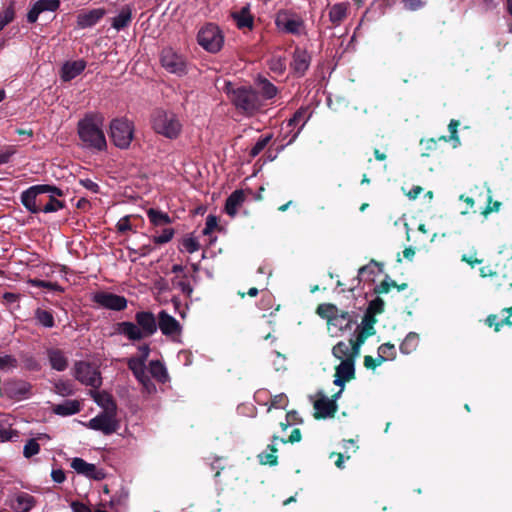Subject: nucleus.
<instances>
[{
  "label": "nucleus",
  "instance_id": "obj_1",
  "mask_svg": "<svg viewBox=\"0 0 512 512\" xmlns=\"http://www.w3.org/2000/svg\"><path fill=\"white\" fill-rule=\"evenodd\" d=\"M135 322L123 321L115 325V332L130 341H140L157 332V318L151 311H138Z\"/></svg>",
  "mask_w": 512,
  "mask_h": 512
},
{
  "label": "nucleus",
  "instance_id": "obj_2",
  "mask_svg": "<svg viewBox=\"0 0 512 512\" xmlns=\"http://www.w3.org/2000/svg\"><path fill=\"white\" fill-rule=\"evenodd\" d=\"M103 116L98 113H89L79 120L77 131L83 146L88 149L103 151L107 147L106 138L102 129Z\"/></svg>",
  "mask_w": 512,
  "mask_h": 512
},
{
  "label": "nucleus",
  "instance_id": "obj_3",
  "mask_svg": "<svg viewBox=\"0 0 512 512\" xmlns=\"http://www.w3.org/2000/svg\"><path fill=\"white\" fill-rule=\"evenodd\" d=\"M225 90L232 104L245 115L252 116L264 107L262 97L252 86H235L229 82Z\"/></svg>",
  "mask_w": 512,
  "mask_h": 512
},
{
  "label": "nucleus",
  "instance_id": "obj_4",
  "mask_svg": "<svg viewBox=\"0 0 512 512\" xmlns=\"http://www.w3.org/2000/svg\"><path fill=\"white\" fill-rule=\"evenodd\" d=\"M153 128L166 138L176 139L182 131V124L174 113L159 110L153 116Z\"/></svg>",
  "mask_w": 512,
  "mask_h": 512
},
{
  "label": "nucleus",
  "instance_id": "obj_5",
  "mask_svg": "<svg viewBox=\"0 0 512 512\" xmlns=\"http://www.w3.org/2000/svg\"><path fill=\"white\" fill-rule=\"evenodd\" d=\"M198 44L209 53H218L224 45V35L218 25L207 23L197 34Z\"/></svg>",
  "mask_w": 512,
  "mask_h": 512
},
{
  "label": "nucleus",
  "instance_id": "obj_6",
  "mask_svg": "<svg viewBox=\"0 0 512 512\" xmlns=\"http://www.w3.org/2000/svg\"><path fill=\"white\" fill-rule=\"evenodd\" d=\"M275 25L279 31L295 36L301 35L305 30L302 16L290 9H281L276 13Z\"/></svg>",
  "mask_w": 512,
  "mask_h": 512
},
{
  "label": "nucleus",
  "instance_id": "obj_7",
  "mask_svg": "<svg viewBox=\"0 0 512 512\" xmlns=\"http://www.w3.org/2000/svg\"><path fill=\"white\" fill-rule=\"evenodd\" d=\"M44 194L53 195V198L64 196L63 190L54 185H33L21 193V203L29 212H36L35 200L41 201Z\"/></svg>",
  "mask_w": 512,
  "mask_h": 512
},
{
  "label": "nucleus",
  "instance_id": "obj_8",
  "mask_svg": "<svg viewBox=\"0 0 512 512\" xmlns=\"http://www.w3.org/2000/svg\"><path fill=\"white\" fill-rule=\"evenodd\" d=\"M134 135L132 122L125 118L113 119L110 123V138L113 144L120 149H127Z\"/></svg>",
  "mask_w": 512,
  "mask_h": 512
},
{
  "label": "nucleus",
  "instance_id": "obj_9",
  "mask_svg": "<svg viewBox=\"0 0 512 512\" xmlns=\"http://www.w3.org/2000/svg\"><path fill=\"white\" fill-rule=\"evenodd\" d=\"M74 377L81 384L98 389L102 385L100 371L91 363L86 361H77L74 365Z\"/></svg>",
  "mask_w": 512,
  "mask_h": 512
},
{
  "label": "nucleus",
  "instance_id": "obj_10",
  "mask_svg": "<svg viewBox=\"0 0 512 512\" xmlns=\"http://www.w3.org/2000/svg\"><path fill=\"white\" fill-rule=\"evenodd\" d=\"M160 62L162 67L170 73L177 74L179 76L187 73L185 57L170 47L164 48L161 51Z\"/></svg>",
  "mask_w": 512,
  "mask_h": 512
},
{
  "label": "nucleus",
  "instance_id": "obj_11",
  "mask_svg": "<svg viewBox=\"0 0 512 512\" xmlns=\"http://www.w3.org/2000/svg\"><path fill=\"white\" fill-rule=\"evenodd\" d=\"M88 427L104 435H111L118 431L120 423L116 419V412L103 411L89 420Z\"/></svg>",
  "mask_w": 512,
  "mask_h": 512
},
{
  "label": "nucleus",
  "instance_id": "obj_12",
  "mask_svg": "<svg viewBox=\"0 0 512 512\" xmlns=\"http://www.w3.org/2000/svg\"><path fill=\"white\" fill-rule=\"evenodd\" d=\"M32 385L22 379H9L3 383V395L11 400L21 401L31 395Z\"/></svg>",
  "mask_w": 512,
  "mask_h": 512
},
{
  "label": "nucleus",
  "instance_id": "obj_13",
  "mask_svg": "<svg viewBox=\"0 0 512 512\" xmlns=\"http://www.w3.org/2000/svg\"><path fill=\"white\" fill-rule=\"evenodd\" d=\"M92 300L99 306L113 311H123L127 308V299L124 296L107 291L96 292Z\"/></svg>",
  "mask_w": 512,
  "mask_h": 512
},
{
  "label": "nucleus",
  "instance_id": "obj_14",
  "mask_svg": "<svg viewBox=\"0 0 512 512\" xmlns=\"http://www.w3.org/2000/svg\"><path fill=\"white\" fill-rule=\"evenodd\" d=\"M355 360L346 358L335 367L334 385L344 388L345 383L355 379Z\"/></svg>",
  "mask_w": 512,
  "mask_h": 512
},
{
  "label": "nucleus",
  "instance_id": "obj_15",
  "mask_svg": "<svg viewBox=\"0 0 512 512\" xmlns=\"http://www.w3.org/2000/svg\"><path fill=\"white\" fill-rule=\"evenodd\" d=\"M311 64V55L310 53L301 47H296L294 49L292 55V61L290 63V68L293 74L296 77H302L305 75L306 71L310 67Z\"/></svg>",
  "mask_w": 512,
  "mask_h": 512
},
{
  "label": "nucleus",
  "instance_id": "obj_16",
  "mask_svg": "<svg viewBox=\"0 0 512 512\" xmlns=\"http://www.w3.org/2000/svg\"><path fill=\"white\" fill-rule=\"evenodd\" d=\"M167 337H174L181 334L182 327L176 318L171 316L165 310H161L157 317V329Z\"/></svg>",
  "mask_w": 512,
  "mask_h": 512
},
{
  "label": "nucleus",
  "instance_id": "obj_17",
  "mask_svg": "<svg viewBox=\"0 0 512 512\" xmlns=\"http://www.w3.org/2000/svg\"><path fill=\"white\" fill-rule=\"evenodd\" d=\"M71 467L83 476H86L93 480H103L106 477V473L103 469H99L96 465L86 462L82 458L75 457L71 461Z\"/></svg>",
  "mask_w": 512,
  "mask_h": 512
},
{
  "label": "nucleus",
  "instance_id": "obj_18",
  "mask_svg": "<svg viewBox=\"0 0 512 512\" xmlns=\"http://www.w3.org/2000/svg\"><path fill=\"white\" fill-rule=\"evenodd\" d=\"M314 418L326 419L333 418L338 410V405L335 400H329L328 397L321 394V396L314 402Z\"/></svg>",
  "mask_w": 512,
  "mask_h": 512
},
{
  "label": "nucleus",
  "instance_id": "obj_19",
  "mask_svg": "<svg viewBox=\"0 0 512 512\" xmlns=\"http://www.w3.org/2000/svg\"><path fill=\"white\" fill-rule=\"evenodd\" d=\"M60 7V0H38L27 13V21L35 23L42 12H55Z\"/></svg>",
  "mask_w": 512,
  "mask_h": 512
},
{
  "label": "nucleus",
  "instance_id": "obj_20",
  "mask_svg": "<svg viewBox=\"0 0 512 512\" xmlns=\"http://www.w3.org/2000/svg\"><path fill=\"white\" fill-rule=\"evenodd\" d=\"M86 61L78 59L74 61H66L60 70V78L63 82H69L79 76L86 68Z\"/></svg>",
  "mask_w": 512,
  "mask_h": 512
},
{
  "label": "nucleus",
  "instance_id": "obj_21",
  "mask_svg": "<svg viewBox=\"0 0 512 512\" xmlns=\"http://www.w3.org/2000/svg\"><path fill=\"white\" fill-rule=\"evenodd\" d=\"M231 18L239 30L248 29L251 31L254 28V16L252 15L248 4L237 11H232Z\"/></svg>",
  "mask_w": 512,
  "mask_h": 512
},
{
  "label": "nucleus",
  "instance_id": "obj_22",
  "mask_svg": "<svg viewBox=\"0 0 512 512\" xmlns=\"http://www.w3.org/2000/svg\"><path fill=\"white\" fill-rule=\"evenodd\" d=\"M105 13L103 8L82 11L77 15V26L81 29L93 27L104 17Z\"/></svg>",
  "mask_w": 512,
  "mask_h": 512
},
{
  "label": "nucleus",
  "instance_id": "obj_23",
  "mask_svg": "<svg viewBox=\"0 0 512 512\" xmlns=\"http://www.w3.org/2000/svg\"><path fill=\"white\" fill-rule=\"evenodd\" d=\"M36 212L32 214H38L40 212L53 213L57 212L65 207V202L57 198H53V195L44 194L41 196V201L35 200Z\"/></svg>",
  "mask_w": 512,
  "mask_h": 512
},
{
  "label": "nucleus",
  "instance_id": "obj_24",
  "mask_svg": "<svg viewBox=\"0 0 512 512\" xmlns=\"http://www.w3.org/2000/svg\"><path fill=\"white\" fill-rule=\"evenodd\" d=\"M89 395L93 400L104 409V411L116 412L117 405L113 396L107 391H97V389H91Z\"/></svg>",
  "mask_w": 512,
  "mask_h": 512
},
{
  "label": "nucleus",
  "instance_id": "obj_25",
  "mask_svg": "<svg viewBox=\"0 0 512 512\" xmlns=\"http://www.w3.org/2000/svg\"><path fill=\"white\" fill-rule=\"evenodd\" d=\"M383 272V263L371 259L367 265L362 266L358 270L357 280L358 283L361 281L373 282L374 276L377 273Z\"/></svg>",
  "mask_w": 512,
  "mask_h": 512
},
{
  "label": "nucleus",
  "instance_id": "obj_26",
  "mask_svg": "<svg viewBox=\"0 0 512 512\" xmlns=\"http://www.w3.org/2000/svg\"><path fill=\"white\" fill-rule=\"evenodd\" d=\"M310 116H311V113H309V108L308 107H300L293 114L292 118H290L288 120L287 127L294 128L296 126H299L291 140H294L299 135V133L301 132V130L303 129L305 124L310 119Z\"/></svg>",
  "mask_w": 512,
  "mask_h": 512
},
{
  "label": "nucleus",
  "instance_id": "obj_27",
  "mask_svg": "<svg viewBox=\"0 0 512 512\" xmlns=\"http://www.w3.org/2000/svg\"><path fill=\"white\" fill-rule=\"evenodd\" d=\"M47 356L51 367L56 371H64L68 367V359L64 352L58 348L47 350Z\"/></svg>",
  "mask_w": 512,
  "mask_h": 512
},
{
  "label": "nucleus",
  "instance_id": "obj_28",
  "mask_svg": "<svg viewBox=\"0 0 512 512\" xmlns=\"http://www.w3.org/2000/svg\"><path fill=\"white\" fill-rule=\"evenodd\" d=\"M245 201L244 191L241 189L233 191L225 202V212L234 217L237 214L238 208Z\"/></svg>",
  "mask_w": 512,
  "mask_h": 512
},
{
  "label": "nucleus",
  "instance_id": "obj_29",
  "mask_svg": "<svg viewBox=\"0 0 512 512\" xmlns=\"http://www.w3.org/2000/svg\"><path fill=\"white\" fill-rule=\"evenodd\" d=\"M36 505V499L34 496L21 492L19 493L11 507L15 512H30V510Z\"/></svg>",
  "mask_w": 512,
  "mask_h": 512
},
{
  "label": "nucleus",
  "instance_id": "obj_30",
  "mask_svg": "<svg viewBox=\"0 0 512 512\" xmlns=\"http://www.w3.org/2000/svg\"><path fill=\"white\" fill-rule=\"evenodd\" d=\"M349 4L346 2L336 3L329 10V20L333 27L339 26L347 17Z\"/></svg>",
  "mask_w": 512,
  "mask_h": 512
},
{
  "label": "nucleus",
  "instance_id": "obj_31",
  "mask_svg": "<svg viewBox=\"0 0 512 512\" xmlns=\"http://www.w3.org/2000/svg\"><path fill=\"white\" fill-rule=\"evenodd\" d=\"M52 411L60 416L74 415L81 411V403L78 400H66L61 404L54 405Z\"/></svg>",
  "mask_w": 512,
  "mask_h": 512
},
{
  "label": "nucleus",
  "instance_id": "obj_32",
  "mask_svg": "<svg viewBox=\"0 0 512 512\" xmlns=\"http://www.w3.org/2000/svg\"><path fill=\"white\" fill-rule=\"evenodd\" d=\"M132 21V8L125 5L120 10L119 14L112 18L111 26L117 31L123 30L129 26Z\"/></svg>",
  "mask_w": 512,
  "mask_h": 512
},
{
  "label": "nucleus",
  "instance_id": "obj_33",
  "mask_svg": "<svg viewBox=\"0 0 512 512\" xmlns=\"http://www.w3.org/2000/svg\"><path fill=\"white\" fill-rule=\"evenodd\" d=\"M256 90L259 92L260 97H262V101L264 103L266 100L273 99L278 93L277 87L268 79L262 77L258 78L257 80Z\"/></svg>",
  "mask_w": 512,
  "mask_h": 512
},
{
  "label": "nucleus",
  "instance_id": "obj_34",
  "mask_svg": "<svg viewBox=\"0 0 512 512\" xmlns=\"http://www.w3.org/2000/svg\"><path fill=\"white\" fill-rule=\"evenodd\" d=\"M329 324L337 327L340 331H346L352 328L353 319L348 312L338 310L330 318Z\"/></svg>",
  "mask_w": 512,
  "mask_h": 512
},
{
  "label": "nucleus",
  "instance_id": "obj_35",
  "mask_svg": "<svg viewBox=\"0 0 512 512\" xmlns=\"http://www.w3.org/2000/svg\"><path fill=\"white\" fill-rule=\"evenodd\" d=\"M149 372L152 377L160 383H166L169 380L167 369L159 360L150 361Z\"/></svg>",
  "mask_w": 512,
  "mask_h": 512
},
{
  "label": "nucleus",
  "instance_id": "obj_36",
  "mask_svg": "<svg viewBox=\"0 0 512 512\" xmlns=\"http://www.w3.org/2000/svg\"><path fill=\"white\" fill-rule=\"evenodd\" d=\"M147 217L155 227H162L172 223V219L167 213L154 208L147 210Z\"/></svg>",
  "mask_w": 512,
  "mask_h": 512
},
{
  "label": "nucleus",
  "instance_id": "obj_37",
  "mask_svg": "<svg viewBox=\"0 0 512 512\" xmlns=\"http://www.w3.org/2000/svg\"><path fill=\"white\" fill-rule=\"evenodd\" d=\"M34 319L42 327L53 328L55 326V319L51 310L37 308L34 311Z\"/></svg>",
  "mask_w": 512,
  "mask_h": 512
},
{
  "label": "nucleus",
  "instance_id": "obj_38",
  "mask_svg": "<svg viewBox=\"0 0 512 512\" xmlns=\"http://www.w3.org/2000/svg\"><path fill=\"white\" fill-rule=\"evenodd\" d=\"M419 340V335L417 333L409 332L400 344L399 349L401 353L408 355L414 352L419 345Z\"/></svg>",
  "mask_w": 512,
  "mask_h": 512
},
{
  "label": "nucleus",
  "instance_id": "obj_39",
  "mask_svg": "<svg viewBox=\"0 0 512 512\" xmlns=\"http://www.w3.org/2000/svg\"><path fill=\"white\" fill-rule=\"evenodd\" d=\"M19 357H20L23 369H25L27 371H33V372H37L41 369L40 362L35 358V356L33 354H31L29 352L22 351L19 354Z\"/></svg>",
  "mask_w": 512,
  "mask_h": 512
},
{
  "label": "nucleus",
  "instance_id": "obj_40",
  "mask_svg": "<svg viewBox=\"0 0 512 512\" xmlns=\"http://www.w3.org/2000/svg\"><path fill=\"white\" fill-rule=\"evenodd\" d=\"M267 450H269V453L262 452L258 455L260 464L276 466L278 464V457L276 454L278 451L277 447L275 444H269L267 446Z\"/></svg>",
  "mask_w": 512,
  "mask_h": 512
},
{
  "label": "nucleus",
  "instance_id": "obj_41",
  "mask_svg": "<svg viewBox=\"0 0 512 512\" xmlns=\"http://www.w3.org/2000/svg\"><path fill=\"white\" fill-rule=\"evenodd\" d=\"M146 363L137 357H131L127 361V366L136 379L145 378Z\"/></svg>",
  "mask_w": 512,
  "mask_h": 512
},
{
  "label": "nucleus",
  "instance_id": "obj_42",
  "mask_svg": "<svg viewBox=\"0 0 512 512\" xmlns=\"http://www.w3.org/2000/svg\"><path fill=\"white\" fill-rule=\"evenodd\" d=\"M53 391L62 397L72 396L75 394L74 384L70 380L55 381Z\"/></svg>",
  "mask_w": 512,
  "mask_h": 512
},
{
  "label": "nucleus",
  "instance_id": "obj_43",
  "mask_svg": "<svg viewBox=\"0 0 512 512\" xmlns=\"http://www.w3.org/2000/svg\"><path fill=\"white\" fill-rule=\"evenodd\" d=\"M460 126V121L451 119L448 124V130L450 132V135L447 137L445 135L438 138L440 141L448 142L450 140L454 141V147H456L458 144H460V139L458 136V127Z\"/></svg>",
  "mask_w": 512,
  "mask_h": 512
},
{
  "label": "nucleus",
  "instance_id": "obj_44",
  "mask_svg": "<svg viewBox=\"0 0 512 512\" xmlns=\"http://www.w3.org/2000/svg\"><path fill=\"white\" fill-rule=\"evenodd\" d=\"M351 353H352V349H351L349 342L346 343L344 341H339L332 348V355L341 361L343 359L349 358Z\"/></svg>",
  "mask_w": 512,
  "mask_h": 512
},
{
  "label": "nucleus",
  "instance_id": "obj_45",
  "mask_svg": "<svg viewBox=\"0 0 512 512\" xmlns=\"http://www.w3.org/2000/svg\"><path fill=\"white\" fill-rule=\"evenodd\" d=\"M18 366L19 361L15 356L11 354L0 355V372H9L18 368Z\"/></svg>",
  "mask_w": 512,
  "mask_h": 512
},
{
  "label": "nucleus",
  "instance_id": "obj_46",
  "mask_svg": "<svg viewBox=\"0 0 512 512\" xmlns=\"http://www.w3.org/2000/svg\"><path fill=\"white\" fill-rule=\"evenodd\" d=\"M378 357L380 358V362L395 359L396 349L394 344L387 342L380 345L378 348Z\"/></svg>",
  "mask_w": 512,
  "mask_h": 512
},
{
  "label": "nucleus",
  "instance_id": "obj_47",
  "mask_svg": "<svg viewBox=\"0 0 512 512\" xmlns=\"http://www.w3.org/2000/svg\"><path fill=\"white\" fill-rule=\"evenodd\" d=\"M368 337L362 333H360L359 331H357V334L355 336V338H350L349 339V344L351 346V349H352V353L350 355L349 358H352L354 360H356V358L359 356L360 354V349H361V346L364 344V342L366 341Z\"/></svg>",
  "mask_w": 512,
  "mask_h": 512
},
{
  "label": "nucleus",
  "instance_id": "obj_48",
  "mask_svg": "<svg viewBox=\"0 0 512 512\" xmlns=\"http://www.w3.org/2000/svg\"><path fill=\"white\" fill-rule=\"evenodd\" d=\"M15 18L14 2L12 1L1 13H0V31L5 26L10 24Z\"/></svg>",
  "mask_w": 512,
  "mask_h": 512
},
{
  "label": "nucleus",
  "instance_id": "obj_49",
  "mask_svg": "<svg viewBox=\"0 0 512 512\" xmlns=\"http://www.w3.org/2000/svg\"><path fill=\"white\" fill-rule=\"evenodd\" d=\"M377 322L376 318L373 315H368L365 313L362 321V328L358 330L360 333L370 337L375 334L374 325Z\"/></svg>",
  "mask_w": 512,
  "mask_h": 512
},
{
  "label": "nucleus",
  "instance_id": "obj_50",
  "mask_svg": "<svg viewBox=\"0 0 512 512\" xmlns=\"http://www.w3.org/2000/svg\"><path fill=\"white\" fill-rule=\"evenodd\" d=\"M272 139V134H267L264 136H261L258 141L255 143V145L251 148L249 155L251 158H255L258 156L264 148L269 144V142Z\"/></svg>",
  "mask_w": 512,
  "mask_h": 512
},
{
  "label": "nucleus",
  "instance_id": "obj_51",
  "mask_svg": "<svg viewBox=\"0 0 512 512\" xmlns=\"http://www.w3.org/2000/svg\"><path fill=\"white\" fill-rule=\"evenodd\" d=\"M501 206H502V203L498 200L494 201L492 199L491 191L488 190L487 205L485 206L484 209H482L480 211V214L483 215L484 217H487L489 214H491L493 212H498L500 210Z\"/></svg>",
  "mask_w": 512,
  "mask_h": 512
},
{
  "label": "nucleus",
  "instance_id": "obj_52",
  "mask_svg": "<svg viewBox=\"0 0 512 512\" xmlns=\"http://www.w3.org/2000/svg\"><path fill=\"white\" fill-rule=\"evenodd\" d=\"M30 283L33 287H37V288H44V289H48V290L59 292V293H62L64 291L63 287L60 286L57 282L33 279L30 281Z\"/></svg>",
  "mask_w": 512,
  "mask_h": 512
},
{
  "label": "nucleus",
  "instance_id": "obj_53",
  "mask_svg": "<svg viewBox=\"0 0 512 512\" xmlns=\"http://www.w3.org/2000/svg\"><path fill=\"white\" fill-rule=\"evenodd\" d=\"M385 302L382 298L376 297L370 301L366 314L373 315L374 317L384 312Z\"/></svg>",
  "mask_w": 512,
  "mask_h": 512
},
{
  "label": "nucleus",
  "instance_id": "obj_54",
  "mask_svg": "<svg viewBox=\"0 0 512 512\" xmlns=\"http://www.w3.org/2000/svg\"><path fill=\"white\" fill-rule=\"evenodd\" d=\"M316 312L322 318H327L329 323L330 318L335 314V312H338V308L333 304H320L317 307Z\"/></svg>",
  "mask_w": 512,
  "mask_h": 512
},
{
  "label": "nucleus",
  "instance_id": "obj_55",
  "mask_svg": "<svg viewBox=\"0 0 512 512\" xmlns=\"http://www.w3.org/2000/svg\"><path fill=\"white\" fill-rule=\"evenodd\" d=\"M181 247L188 253H194L200 249V244L196 238L189 236L182 239Z\"/></svg>",
  "mask_w": 512,
  "mask_h": 512
},
{
  "label": "nucleus",
  "instance_id": "obj_56",
  "mask_svg": "<svg viewBox=\"0 0 512 512\" xmlns=\"http://www.w3.org/2000/svg\"><path fill=\"white\" fill-rule=\"evenodd\" d=\"M174 233L175 231L173 228H164L162 230V233L160 235L153 236L152 240L155 244L158 245L165 244L171 241V239L174 236Z\"/></svg>",
  "mask_w": 512,
  "mask_h": 512
},
{
  "label": "nucleus",
  "instance_id": "obj_57",
  "mask_svg": "<svg viewBox=\"0 0 512 512\" xmlns=\"http://www.w3.org/2000/svg\"><path fill=\"white\" fill-rule=\"evenodd\" d=\"M40 451V445L35 439H30L24 445L23 455L26 458H31L32 456L38 454Z\"/></svg>",
  "mask_w": 512,
  "mask_h": 512
},
{
  "label": "nucleus",
  "instance_id": "obj_58",
  "mask_svg": "<svg viewBox=\"0 0 512 512\" xmlns=\"http://www.w3.org/2000/svg\"><path fill=\"white\" fill-rule=\"evenodd\" d=\"M216 229H219L218 219L214 215H208L205 222V227L202 230V234L210 236Z\"/></svg>",
  "mask_w": 512,
  "mask_h": 512
},
{
  "label": "nucleus",
  "instance_id": "obj_59",
  "mask_svg": "<svg viewBox=\"0 0 512 512\" xmlns=\"http://www.w3.org/2000/svg\"><path fill=\"white\" fill-rule=\"evenodd\" d=\"M439 140H436L434 138H430L427 140H421L420 144L424 146V151L421 153L422 157H430L431 152L435 151L437 149V144Z\"/></svg>",
  "mask_w": 512,
  "mask_h": 512
},
{
  "label": "nucleus",
  "instance_id": "obj_60",
  "mask_svg": "<svg viewBox=\"0 0 512 512\" xmlns=\"http://www.w3.org/2000/svg\"><path fill=\"white\" fill-rule=\"evenodd\" d=\"M173 283L181 290V292L185 296L191 297V295L193 293V287L187 281V275L186 274H184L180 280L174 281Z\"/></svg>",
  "mask_w": 512,
  "mask_h": 512
},
{
  "label": "nucleus",
  "instance_id": "obj_61",
  "mask_svg": "<svg viewBox=\"0 0 512 512\" xmlns=\"http://www.w3.org/2000/svg\"><path fill=\"white\" fill-rule=\"evenodd\" d=\"M287 403H288L287 396L285 394L281 393V394L275 395L271 398V403H270L269 409H271V408L284 409L286 407Z\"/></svg>",
  "mask_w": 512,
  "mask_h": 512
},
{
  "label": "nucleus",
  "instance_id": "obj_62",
  "mask_svg": "<svg viewBox=\"0 0 512 512\" xmlns=\"http://www.w3.org/2000/svg\"><path fill=\"white\" fill-rule=\"evenodd\" d=\"M388 279H389V275H386L385 279L374 287L373 292L376 295L386 294L390 291Z\"/></svg>",
  "mask_w": 512,
  "mask_h": 512
},
{
  "label": "nucleus",
  "instance_id": "obj_63",
  "mask_svg": "<svg viewBox=\"0 0 512 512\" xmlns=\"http://www.w3.org/2000/svg\"><path fill=\"white\" fill-rule=\"evenodd\" d=\"M116 228L119 233H125L127 231H130L131 230L130 216H125V217L121 218L118 221Z\"/></svg>",
  "mask_w": 512,
  "mask_h": 512
},
{
  "label": "nucleus",
  "instance_id": "obj_64",
  "mask_svg": "<svg viewBox=\"0 0 512 512\" xmlns=\"http://www.w3.org/2000/svg\"><path fill=\"white\" fill-rule=\"evenodd\" d=\"M383 362H380V358L377 357V358H373L372 356L370 355H366L364 357V366L367 368V369H371V370H374L376 367L380 366Z\"/></svg>",
  "mask_w": 512,
  "mask_h": 512
}]
</instances>
